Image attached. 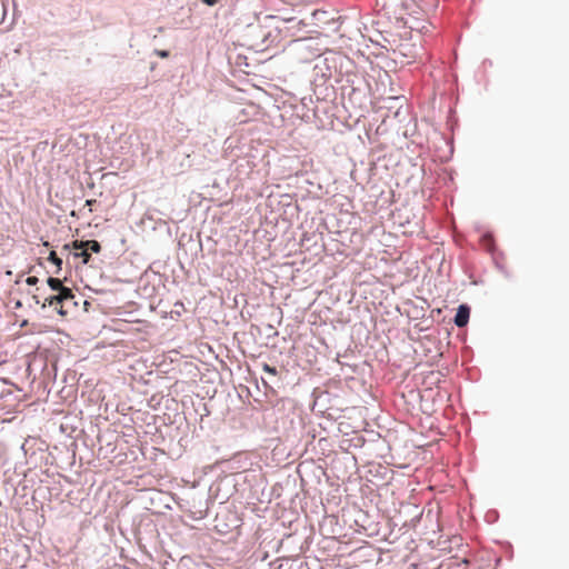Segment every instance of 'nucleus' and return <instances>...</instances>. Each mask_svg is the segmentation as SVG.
<instances>
[{
  "label": "nucleus",
  "instance_id": "nucleus-1",
  "mask_svg": "<svg viewBox=\"0 0 569 569\" xmlns=\"http://www.w3.org/2000/svg\"><path fill=\"white\" fill-rule=\"evenodd\" d=\"M395 54H399L403 58L401 62L409 63L410 59H415L417 56V49L413 44H400L398 49L393 51Z\"/></svg>",
  "mask_w": 569,
  "mask_h": 569
},
{
  "label": "nucleus",
  "instance_id": "nucleus-2",
  "mask_svg": "<svg viewBox=\"0 0 569 569\" xmlns=\"http://www.w3.org/2000/svg\"><path fill=\"white\" fill-rule=\"evenodd\" d=\"M470 316V308L467 305L459 306L456 317L455 323L457 327H465L468 323Z\"/></svg>",
  "mask_w": 569,
  "mask_h": 569
},
{
  "label": "nucleus",
  "instance_id": "nucleus-3",
  "mask_svg": "<svg viewBox=\"0 0 569 569\" xmlns=\"http://www.w3.org/2000/svg\"><path fill=\"white\" fill-rule=\"evenodd\" d=\"M62 302H63V300H60L59 296L54 295V296H50V297L46 298L44 301L41 303V307L42 308H46L47 306L54 307L59 315L66 316L67 311L63 310Z\"/></svg>",
  "mask_w": 569,
  "mask_h": 569
},
{
  "label": "nucleus",
  "instance_id": "nucleus-4",
  "mask_svg": "<svg viewBox=\"0 0 569 569\" xmlns=\"http://www.w3.org/2000/svg\"><path fill=\"white\" fill-rule=\"evenodd\" d=\"M72 248L76 250L86 248V249L91 250L94 253H99L101 251V246L97 240H88V241L76 240L72 243Z\"/></svg>",
  "mask_w": 569,
  "mask_h": 569
},
{
  "label": "nucleus",
  "instance_id": "nucleus-5",
  "mask_svg": "<svg viewBox=\"0 0 569 569\" xmlns=\"http://www.w3.org/2000/svg\"><path fill=\"white\" fill-rule=\"evenodd\" d=\"M57 295L59 296L60 300H63V301L71 300L74 298L72 290L64 286L58 291Z\"/></svg>",
  "mask_w": 569,
  "mask_h": 569
},
{
  "label": "nucleus",
  "instance_id": "nucleus-6",
  "mask_svg": "<svg viewBox=\"0 0 569 569\" xmlns=\"http://www.w3.org/2000/svg\"><path fill=\"white\" fill-rule=\"evenodd\" d=\"M47 283L53 291H59L63 287L61 280L58 278L50 277L48 278Z\"/></svg>",
  "mask_w": 569,
  "mask_h": 569
},
{
  "label": "nucleus",
  "instance_id": "nucleus-7",
  "mask_svg": "<svg viewBox=\"0 0 569 569\" xmlns=\"http://www.w3.org/2000/svg\"><path fill=\"white\" fill-rule=\"evenodd\" d=\"M48 260L50 262H52L53 264H56L58 267V270L61 269L62 260L57 256V253L54 251H51L49 253Z\"/></svg>",
  "mask_w": 569,
  "mask_h": 569
},
{
  "label": "nucleus",
  "instance_id": "nucleus-8",
  "mask_svg": "<svg viewBox=\"0 0 569 569\" xmlns=\"http://www.w3.org/2000/svg\"><path fill=\"white\" fill-rule=\"evenodd\" d=\"M80 250L81 251L77 252L74 256L82 258L83 263H88L91 258V254L88 252L89 249L81 248Z\"/></svg>",
  "mask_w": 569,
  "mask_h": 569
},
{
  "label": "nucleus",
  "instance_id": "nucleus-9",
  "mask_svg": "<svg viewBox=\"0 0 569 569\" xmlns=\"http://www.w3.org/2000/svg\"><path fill=\"white\" fill-rule=\"evenodd\" d=\"M38 281H39V280H38V278H37V277H34V276L28 277V278L26 279V282H27L29 286H34V284H37V283H38Z\"/></svg>",
  "mask_w": 569,
  "mask_h": 569
},
{
  "label": "nucleus",
  "instance_id": "nucleus-10",
  "mask_svg": "<svg viewBox=\"0 0 569 569\" xmlns=\"http://www.w3.org/2000/svg\"><path fill=\"white\" fill-rule=\"evenodd\" d=\"M263 370L270 375H276L277 373V370L276 368L269 366V365H263Z\"/></svg>",
  "mask_w": 569,
  "mask_h": 569
},
{
  "label": "nucleus",
  "instance_id": "nucleus-11",
  "mask_svg": "<svg viewBox=\"0 0 569 569\" xmlns=\"http://www.w3.org/2000/svg\"><path fill=\"white\" fill-rule=\"evenodd\" d=\"M156 54L158 57H160V58H168L169 57V51H167V50H157Z\"/></svg>",
  "mask_w": 569,
  "mask_h": 569
},
{
  "label": "nucleus",
  "instance_id": "nucleus-12",
  "mask_svg": "<svg viewBox=\"0 0 569 569\" xmlns=\"http://www.w3.org/2000/svg\"><path fill=\"white\" fill-rule=\"evenodd\" d=\"M204 3L209 4V6H213L217 3L218 0H202Z\"/></svg>",
  "mask_w": 569,
  "mask_h": 569
},
{
  "label": "nucleus",
  "instance_id": "nucleus-13",
  "mask_svg": "<svg viewBox=\"0 0 569 569\" xmlns=\"http://www.w3.org/2000/svg\"><path fill=\"white\" fill-rule=\"evenodd\" d=\"M32 298H33V300H34V302H36L37 305H39V303H40V299H39V296H38V295H33V296H32Z\"/></svg>",
  "mask_w": 569,
  "mask_h": 569
},
{
  "label": "nucleus",
  "instance_id": "nucleus-14",
  "mask_svg": "<svg viewBox=\"0 0 569 569\" xmlns=\"http://www.w3.org/2000/svg\"><path fill=\"white\" fill-rule=\"evenodd\" d=\"M96 200H87V204L88 206H92V203L94 202Z\"/></svg>",
  "mask_w": 569,
  "mask_h": 569
}]
</instances>
